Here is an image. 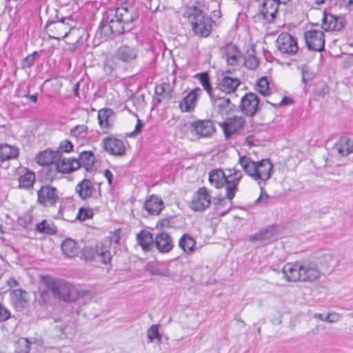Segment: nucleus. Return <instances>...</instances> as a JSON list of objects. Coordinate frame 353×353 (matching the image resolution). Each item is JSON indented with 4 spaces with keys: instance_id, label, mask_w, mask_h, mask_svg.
<instances>
[{
    "instance_id": "48",
    "label": "nucleus",
    "mask_w": 353,
    "mask_h": 353,
    "mask_svg": "<svg viewBox=\"0 0 353 353\" xmlns=\"http://www.w3.org/2000/svg\"><path fill=\"white\" fill-rule=\"evenodd\" d=\"M147 336L149 342H152L155 339H158L159 341H161V335L159 332V326L157 325H152L147 330Z\"/></svg>"
},
{
    "instance_id": "35",
    "label": "nucleus",
    "mask_w": 353,
    "mask_h": 353,
    "mask_svg": "<svg viewBox=\"0 0 353 353\" xmlns=\"http://www.w3.org/2000/svg\"><path fill=\"white\" fill-rule=\"evenodd\" d=\"M19 155V149L8 144L0 145V163L7 160L17 158Z\"/></svg>"
},
{
    "instance_id": "41",
    "label": "nucleus",
    "mask_w": 353,
    "mask_h": 353,
    "mask_svg": "<svg viewBox=\"0 0 353 353\" xmlns=\"http://www.w3.org/2000/svg\"><path fill=\"white\" fill-rule=\"evenodd\" d=\"M55 154L52 151L45 150L37 156V162L41 165H54Z\"/></svg>"
},
{
    "instance_id": "21",
    "label": "nucleus",
    "mask_w": 353,
    "mask_h": 353,
    "mask_svg": "<svg viewBox=\"0 0 353 353\" xmlns=\"http://www.w3.org/2000/svg\"><path fill=\"white\" fill-rule=\"evenodd\" d=\"M139 50L131 46L123 45L117 48L115 57L122 62L130 63L138 56Z\"/></svg>"
},
{
    "instance_id": "53",
    "label": "nucleus",
    "mask_w": 353,
    "mask_h": 353,
    "mask_svg": "<svg viewBox=\"0 0 353 353\" xmlns=\"http://www.w3.org/2000/svg\"><path fill=\"white\" fill-rule=\"evenodd\" d=\"M228 123L229 124H233L232 125H234V127L236 128V132L241 128H242L245 123V120L243 117H233L232 119H230Z\"/></svg>"
},
{
    "instance_id": "3",
    "label": "nucleus",
    "mask_w": 353,
    "mask_h": 353,
    "mask_svg": "<svg viewBox=\"0 0 353 353\" xmlns=\"http://www.w3.org/2000/svg\"><path fill=\"white\" fill-rule=\"evenodd\" d=\"M283 276L288 281H313L319 279L321 272L316 263L310 261L285 264L282 270Z\"/></svg>"
},
{
    "instance_id": "42",
    "label": "nucleus",
    "mask_w": 353,
    "mask_h": 353,
    "mask_svg": "<svg viewBox=\"0 0 353 353\" xmlns=\"http://www.w3.org/2000/svg\"><path fill=\"white\" fill-rule=\"evenodd\" d=\"M317 259L319 263L326 268L337 264L333 254L329 251L321 254Z\"/></svg>"
},
{
    "instance_id": "20",
    "label": "nucleus",
    "mask_w": 353,
    "mask_h": 353,
    "mask_svg": "<svg viewBox=\"0 0 353 353\" xmlns=\"http://www.w3.org/2000/svg\"><path fill=\"white\" fill-rule=\"evenodd\" d=\"M243 174L240 170H234V172L226 176L227 182H225L226 198L230 201L234 197L238 190V184L242 179Z\"/></svg>"
},
{
    "instance_id": "39",
    "label": "nucleus",
    "mask_w": 353,
    "mask_h": 353,
    "mask_svg": "<svg viewBox=\"0 0 353 353\" xmlns=\"http://www.w3.org/2000/svg\"><path fill=\"white\" fill-rule=\"evenodd\" d=\"M19 188L28 190L32 188L35 181V174L33 172L28 170L24 174L19 176Z\"/></svg>"
},
{
    "instance_id": "36",
    "label": "nucleus",
    "mask_w": 353,
    "mask_h": 353,
    "mask_svg": "<svg viewBox=\"0 0 353 353\" xmlns=\"http://www.w3.org/2000/svg\"><path fill=\"white\" fill-rule=\"evenodd\" d=\"M61 250L63 254L69 258L74 257L79 253L77 243L71 239H67L63 241Z\"/></svg>"
},
{
    "instance_id": "34",
    "label": "nucleus",
    "mask_w": 353,
    "mask_h": 353,
    "mask_svg": "<svg viewBox=\"0 0 353 353\" xmlns=\"http://www.w3.org/2000/svg\"><path fill=\"white\" fill-rule=\"evenodd\" d=\"M114 112L110 108L101 109L98 112L99 124L102 129H109L112 126Z\"/></svg>"
},
{
    "instance_id": "56",
    "label": "nucleus",
    "mask_w": 353,
    "mask_h": 353,
    "mask_svg": "<svg viewBox=\"0 0 353 353\" xmlns=\"http://www.w3.org/2000/svg\"><path fill=\"white\" fill-rule=\"evenodd\" d=\"M10 317L9 310L0 303V322L5 321Z\"/></svg>"
},
{
    "instance_id": "50",
    "label": "nucleus",
    "mask_w": 353,
    "mask_h": 353,
    "mask_svg": "<svg viewBox=\"0 0 353 353\" xmlns=\"http://www.w3.org/2000/svg\"><path fill=\"white\" fill-rule=\"evenodd\" d=\"M314 318L319 319L323 321H327L330 323H334L339 320V316L336 314H327L325 316H323L322 314L316 313L314 314Z\"/></svg>"
},
{
    "instance_id": "37",
    "label": "nucleus",
    "mask_w": 353,
    "mask_h": 353,
    "mask_svg": "<svg viewBox=\"0 0 353 353\" xmlns=\"http://www.w3.org/2000/svg\"><path fill=\"white\" fill-rule=\"evenodd\" d=\"M179 246L186 254H192L195 249L196 241L188 234H184L179 241Z\"/></svg>"
},
{
    "instance_id": "10",
    "label": "nucleus",
    "mask_w": 353,
    "mask_h": 353,
    "mask_svg": "<svg viewBox=\"0 0 353 353\" xmlns=\"http://www.w3.org/2000/svg\"><path fill=\"white\" fill-rule=\"evenodd\" d=\"M306 46L310 50L322 52L325 46L324 32L319 30H312L304 33Z\"/></svg>"
},
{
    "instance_id": "44",
    "label": "nucleus",
    "mask_w": 353,
    "mask_h": 353,
    "mask_svg": "<svg viewBox=\"0 0 353 353\" xmlns=\"http://www.w3.org/2000/svg\"><path fill=\"white\" fill-rule=\"evenodd\" d=\"M256 90L263 96H268L269 94L270 87L266 77H261L259 79Z\"/></svg>"
},
{
    "instance_id": "13",
    "label": "nucleus",
    "mask_w": 353,
    "mask_h": 353,
    "mask_svg": "<svg viewBox=\"0 0 353 353\" xmlns=\"http://www.w3.org/2000/svg\"><path fill=\"white\" fill-rule=\"evenodd\" d=\"M211 203V196L208 194L206 188H200L193 195L190 207L196 212L203 211Z\"/></svg>"
},
{
    "instance_id": "32",
    "label": "nucleus",
    "mask_w": 353,
    "mask_h": 353,
    "mask_svg": "<svg viewBox=\"0 0 353 353\" xmlns=\"http://www.w3.org/2000/svg\"><path fill=\"white\" fill-rule=\"evenodd\" d=\"M77 161L79 163V168L83 167L87 172H89L94 168L95 157L91 151H83L79 154Z\"/></svg>"
},
{
    "instance_id": "61",
    "label": "nucleus",
    "mask_w": 353,
    "mask_h": 353,
    "mask_svg": "<svg viewBox=\"0 0 353 353\" xmlns=\"http://www.w3.org/2000/svg\"><path fill=\"white\" fill-rule=\"evenodd\" d=\"M330 92V88L326 84H323L322 85V88L318 91V94L320 97H325L326 94H327Z\"/></svg>"
},
{
    "instance_id": "60",
    "label": "nucleus",
    "mask_w": 353,
    "mask_h": 353,
    "mask_svg": "<svg viewBox=\"0 0 353 353\" xmlns=\"http://www.w3.org/2000/svg\"><path fill=\"white\" fill-rule=\"evenodd\" d=\"M173 88L171 87L170 84L168 83V88H166V91L164 92L163 98L172 99L173 97Z\"/></svg>"
},
{
    "instance_id": "38",
    "label": "nucleus",
    "mask_w": 353,
    "mask_h": 353,
    "mask_svg": "<svg viewBox=\"0 0 353 353\" xmlns=\"http://www.w3.org/2000/svg\"><path fill=\"white\" fill-rule=\"evenodd\" d=\"M195 79L199 80L200 83L203 85V88L206 90L207 93L209 94L211 99H213L215 97L216 89L213 90L210 81V76L208 72H203L201 73H198L194 76Z\"/></svg>"
},
{
    "instance_id": "24",
    "label": "nucleus",
    "mask_w": 353,
    "mask_h": 353,
    "mask_svg": "<svg viewBox=\"0 0 353 353\" xmlns=\"http://www.w3.org/2000/svg\"><path fill=\"white\" fill-rule=\"evenodd\" d=\"M192 131L201 137H208L215 132L212 122L210 120H198L191 123Z\"/></svg>"
},
{
    "instance_id": "1",
    "label": "nucleus",
    "mask_w": 353,
    "mask_h": 353,
    "mask_svg": "<svg viewBox=\"0 0 353 353\" xmlns=\"http://www.w3.org/2000/svg\"><path fill=\"white\" fill-rule=\"evenodd\" d=\"M239 163L243 171L252 179L258 182L261 189V194L255 203L266 204L269 196L264 190L265 182L272 176L273 165L270 159H264L259 161H254L247 156L240 157Z\"/></svg>"
},
{
    "instance_id": "26",
    "label": "nucleus",
    "mask_w": 353,
    "mask_h": 353,
    "mask_svg": "<svg viewBox=\"0 0 353 353\" xmlns=\"http://www.w3.org/2000/svg\"><path fill=\"white\" fill-rule=\"evenodd\" d=\"M338 154L346 157L353 152V139L349 137H341L334 146Z\"/></svg>"
},
{
    "instance_id": "17",
    "label": "nucleus",
    "mask_w": 353,
    "mask_h": 353,
    "mask_svg": "<svg viewBox=\"0 0 353 353\" xmlns=\"http://www.w3.org/2000/svg\"><path fill=\"white\" fill-rule=\"evenodd\" d=\"M202 90L199 88H196L190 91L183 99L179 102V108L183 112H192L196 106L197 99L201 95Z\"/></svg>"
},
{
    "instance_id": "16",
    "label": "nucleus",
    "mask_w": 353,
    "mask_h": 353,
    "mask_svg": "<svg viewBox=\"0 0 353 353\" xmlns=\"http://www.w3.org/2000/svg\"><path fill=\"white\" fill-rule=\"evenodd\" d=\"M217 113L221 116L228 115L234 108L235 105L226 95H221V93H215V97L211 99Z\"/></svg>"
},
{
    "instance_id": "12",
    "label": "nucleus",
    "mask_w": 353,
    "mask_h": 353,
    "mask_svg": "<svg viewBox=\"0 0 353 353\" xmlns=\"http://www.w3.org/2000/svg\"><path fill=\"white\" fill-rule=\"evenodd\" d=\"M114 14L126 26V29L130 30L133 27V22L139 17L138 12L134 7H117L114 11Z\"/></svg>"
},
{
    "instance_id": "58",
    "label": "nucleus",
    "mask_w": 353,
    "mask_h": 353,
    "mask_svg": "<svg viewBox=\"0 0 353 353\" xmlns=\"http://www.w3.org/2000/svg\"><path fill=\"white\" fill-rule=\"evenodd\" d=\"M166 88H168V83H162L155 88V94L157 96L163 97L164 92L166 91Z\"/></svg>"
},
{
    "instance_id": "40",
    "label": "nucleus",
    "mask_w": 353,
    "mask_h": 353,
    "mask_svg": "<svg viewBox=\"0 0 353 353\" xmlns=\"http://www.w3.org/2000/svg\"><path fill=\"white\" fill-rule=\"evenodd\" d=\"M35 228L37 232L46 234H54L57 232V227L54 224L52 221L46 219L37 223Z\"/></svg>"
},
{
    "instance_id": "2",
    "label": "nucleus",
    "mask_w": 353,
    "mask_h": 353,
    "mask_svg": "<svg viewBox=\"0 0 353 353\" xmlns=\"http://www.w3.org/2000/svg\"><path fill=\"white\" fill-rule=\"evenodd\" d=\"M205 10V5L198 1L181 9V16L188 20L193 32L202 37L209 36L212 30V20Z\"/></svg>"
},
{
    "instance_id": "6",
    "label": "nucleus",
    "mask_w": 353,
    "mask_h": 353,
    "mask_svg": "<svg viewBox=\"0 0 353 353\" xmlns=\"http://www.w3.org/2000/svg\"><path fill=\"white\" fill-rule=\"evenodd\" d=\"M99 30L105 37H110L112 34L120 35L130 31L126 29V26L117 17H115L114 14L103 18Z\"/></svg>"
},
{
    "instance_id": "11",
    "label": "nucleus",
    "mask_w": 353,
    "mask_h": 353,
    "mask_svg": "<svg viewBox=\"0 0 353 353\" xmlns=\"http://www.w3.org/2000/svg\"><path fill=\"white\" fill-rule=\"evenodd\" d=\"M279 51L287 55H293L299 50L296 39L289 33H281L276 39Z\"/></svg>"
},
{
    "instance_id": "31",
    "label": "nucleus",
    "mask_w": 353,
    "mask_h": 353,
    "mask_svg": "<svg viewBox=\"0 0 353 353\" xmlns=\"http://www.w3.org/2000/svg\"><path fill=\"white\" fill-rule=\"evenodd\" d=\"M11 301L17 309H23L27 303V292L22 289H16L10 292Z\"/></svg>"
},
{
    "instance_id": "46",
    "label": "nucleus",
    "mask_w": 353,
    "mask_h": 353,
    "mask_svg": "<svg viewBox=\"0 0 353 353\" xmlns=\"http://www.w3.org/2000/svg\"><path fill=\"white\" fill-rule=\"evenodd\" d=\"M117 62L115 57H107L103 63V70L108 74H110L117 68Z\"/></svg>"
},
{
    "instance_id": "14",
    "label": "nucleus",
    "mask_w": 353,
    "mask_h": 353,
    "mask_svg": "<svg viewBox=\"0 0 353 353\" xmlns=\"http://www.w3.org/2000/svg\"><path fill=\"white\" fill-rule=\"evenodd\" d=\"M101 145L103 150L111 155L123 156L125 153L123 141L114 137L103 138Z\"/></svg>"
},
{
    "instance_id": "51",
    "label": "nucleus",
    "mask_w": 353,
    "mask_h": 353,
    "mask_svg": "<svg viewBox=\"0 0 353 353\" xmlns=\"http://www.w3.org/2000/svg\"><path fill=\"white\" fill-rule=\"evenodd\" d=\"M243 61L244 62V65L246 68L253 70L258 67L259 61L255 56L248 57L247 59H244Z\"/></svg>"
},
{
    "instance_id": "9",
    "label": "nucleus",
    "mask_w": 353,
    "mask_h": 353,
    "mask_svg": "<svg viewBox=\"0 0 353 353\" xmlns=\"http://www.w3.org/2000/svg\"><path fill=\"white\" fill-rule=\"evenodd\" d=\"M259 99L254 92L246 93L241 97L239 105L241 112L246 117H254L260 109Z\"/></svg>"
},
{
    "instance_id": "45",
    "label": "nucleus",
    "mask_w": 353,
    "mask_h": 353,
    "mask_svg": "<svg viewBox=\"0 0 353 353\" xmlns=\"http://www.w3.org/2000/svg\"><path fill=\"white\" fill-rule=\"evenodd\" d=\"M301 69L302 74L301 81L305 85H306L308 81L312 80L315 77V74L305 64L302 65Z\"/></svg>"
},
{
    "instance_id": "33",
    "label": "nucleus",
    "mask_w": 353,
    "mask_h": 353,
    "mask_svg": "<svg viewBox=\"0 0 353 353\" xmlns=\"http://www.w3.org/2000/svg\"><path fill=\"white\" fill-rule=\"evenodd\" d=\"M209 181L211 185L219 189L225 185L226 176L222 169H214L209 173Z\"/></svg>"
},
{
    "instance_id": "52",
    "label": "nucleus",
    "mask_w": 353,
    "mask_h": 353,
    "mask_svg": "<svg viewBox=\"0 0 353 353\" xmlns=\"http://www.w3.org/2000/svg\"><path fill=\"white\" fill-rule=\"evenodd\" d=\"M37 55V52H34L33 53L26 57L22 61V68H30L31 67L35 61L36 56Z\"/></svg>"
},
{
    "instance_id": "22",
    "label": "nucleus",
    "mask_w": 353,
    "mask_h": 353,
    "mask_svg": "<svg viewBox=\"0 0 353 353\" xmlns=\"http://www.w3.org/2000/svg\"><path fill=\"white\" fill-rule=\"evenodd\" d=\"M240 83L241 81L238 78L223 75L219 80L216 90H217L219 92H221L222 94L225 93L227 95L234 92Z\"/></svg>"
},
{
    "instance_id": "29",
    "label": "nucleus",
    "mask_w": 353,
    "mask_h": 353,
    "mask_svg": "<svg viewBox=\"0 0 353 353\" xmlns=\"http://www.w3.org/2000/svg\"><path fill=\"white\" fill-rule=\"evenodd\" d=\"M56 170L59 172L70 173L79 168V163L77 159H63L54 164Z\"/></svg>"
},
{
    "instance_id": "59",
    "label": "nucleus",
    "mask_w": 353,
    "mask_h": 353,
    "mask_svg": "<svg viewBox=\"0 0 353 353\" xmlns=\"http://www.w3.org/2000/svg\"><path fill=\"white\" fill-rule=\"evenodd\" d=\"M161 228H170L171 227L170 218H164L159 221L157 223V227Z\"/></svg>"
},
{
    "instance_id": "19",
    "label": "nucleus",
    "mask_w": 353,
    "mask_h": 353,
    "mask_svg": "<svg viewBox=\"0 0 353 353\" xmlns=\"http://www.w3.org/2000/svg\"><path fill=\"white\" fill-rule=\"evenodd\" d=\"M224 56L230 65H238L243 60V56L237 46L228 43L223 47Z\"/></svg>"
},
{
    "instance_id": "43",
    "label": "nucleus",
    "mask_w": 353,
    "mask_h": 353,
    "mask_svg": "<svg viewBox=\"0 0 353 353\" xmlns=\"http://www.w3.org/2000/svg\"><path fill=\"white\" fill-rule=\"evenodd\" d=\"M88 128L85 125H77L70 130V135L75 138H84L88 133Z\"/></svg>"
},
{
    "instance_id": "49",
    "label": "nucleus",
    "mask_w": 353,
    "mask_h": 353,
    "mask_svg": "<svg viewBox=\"0 0 353 353\" xmlns=\"http://www.w3.org/2000/svg\"><path fill=\"white\" fill-rule=\"evenodd\" d=\"M93 212L91 210L85 208H80L77 216V219L79 221H85L88 219L92 218Z\"/></svg>"
},
{
    "instance_id": "8",
    "label": "nucleus",
    "mask_w": 353,
    "mask_h": 353,
    "mask_svg": "<svg viewBox=\"0 0 353 353\" xmlns=\"http://www.w3.org/2000/svg\"><path fill=\"white\" fill-rule=\"evenodd\" d=\"M280 0H263L259 7V17L268 23L274 21L279 10Z\"/></svg>"
},
{
    "instance_id": "62",
    "label": "nucleus",
    "mask_w": 353,
    "mask_h": 353,
    "mask_svg": "<svg viewBox=\"0 0 353 353\" xmlns=\"http://www.w3.org/2000/svg\"><path fill=\"white\" fill-rule=\"evenodd\" d=\"M143 125V124L141 120L140 119H138L137 125L135 126V129H134V132H132V135H134V134L140 132L141 131Z\"/></svg>"
},
{
    "instance_id": "64",
    "label": "nucleus",
    "mask_w": 353,
    "mask_h": 353,
    "mask_svg": "<svg viewBox=\"0 0 353 353\" xmlns=\"http://www.w3.org/2000/svg\"><path fill=\"white\" fill-rule=\"evenodd\" d=\"M22 343H23V349L22 350V352L24 353H29L30 351V342L28 339H24L22 341Z\"/></svg>"
},
{
    "instance_id": "4",
    "label": "nucleus",
    "mask_w": 353,
    "mask_h": 353,
    "mask_svg": "<svg viewBox=\"0 0 353 353\" xmlns=\"http://www.w3.org/2000/svg\"><path fill=\"white\" fill-rule=\"evenodd\" d=\"M43 283L51 291L54 299L64 302H74L80 296V292L73 285L63 279L48 277L44 280Z\"/></svg>"
},
{
    "instance_id": "5",
    "label": "nucleus",
    "mask_w": 353,
    "mask_h": 353,
    "mask_svg": "<svg viewBox=\"0 0 353 353\" xmlns=\"http://www.w3.org/2000/svg\"><path fill=\"white\" fill-rule=\"evenodd\" d=\"M74 26L75 22L73 19L70 17H68L48 23L46 28L50 39L60 41L68 37Z\"/></svg>"
},
{
    "instance_id": "47",
    "label": "nucleus",
    "mask_w": 353,
    "mask_h": 353,
    "mask_svg": "<svg viewBox=\"0 0 353 353\" xmlns=\"http://www.w3.org/2000/svg\"><path fill=\"white\" fill-rule=\"evenodd\" d=\"M53 298L51 291L46 288V290H41L39 301L43 305H51Z\"/></svg>"
},
{
    "instance_id": "57",
    "label": "nucleus",
    "mask_w": 353,
    "mask_h": 353,
    "mask_svg": "<svg viewBox=\"0 0 353 353\" xmlns=\"http://www.w3.org/2000/svg\"><path fill=\"white\" fill-rule=\"evenodd\" d=\"M32 222V216L30 215H26L24 217H20L18 219V223L19 225L22 226L24 228H27L29 227Z\"/></svg>"
},
{
    "instance_id": "27",
    "label": "nucleus",
    "mask_w": 353,
    "mask_h": 353,
    "mask_svg": "<svg viewBox=\"0 0 353 353\" xmlns=\"http://www.w3.org/2000/svg\"><path fill=\"white\" fill-rule=\"evenodd\" d=\"M276 239V230L274 226H269L263 228L256 233L254 235L250 236V241H261L265 243H270Z\"/></svg>"
},
{
    "instance_id": "55",
    "label": "nucleus",
    "mask_w": 353,
    "mask_h": 353,
    "mask_svg": "<svg viewBox=\"0 0 353 353\" xmlns=\"http://www.w3.org/2000/svg\"><path fill=\"white\" fill-rule=\"evenodd\" d=\"M59 148L62 152H70L73 149V144L68 139L64 140L60 143Z\"/></svg>"
},
{
    "instance_id": "23",
    "label": "nucleus",
    "mask_w": 353,
    "mask_h": 353,
    "mask_svg": "<svg viewBox=\"0 0 353 353\" xmlns=\"http://www.w3.org/2000/svg\"><path fill=\"white\" fill-rule=\"evenodd\" d=\"M154 246L159 252L168 253L174 246L172 239L165 232H159L154 238Z\"/></svg>"
},
{
    "instance_id": "7",
    "label": "nucleus",
    "mask_w": 353,
    "mask_h": 353,
    "mask_svg": "<svg viewBox=\"0 0 353 353\" xmlns=\"http://www.w3.org/2000/svg\"><path fill=\"white\" fill-rule=\"evenodd\" d=\"M58 190L56 188L45 185L37 191V203L45 208L54 207L59 201Z\"/></svg>"
},
{
    "instance_id": "25",
    "label": "nucleus",
    "mask_w": 353,
    "mask_h": 353,
    "mask_svg": "<svg viewBox=\"0 0 353 353\" xmlns=\"http://www.w3.org/2000/svg\"><path fill=\"white\" fill-rule=\"evenodd\" d=\"M136 239L137 243L145 252L151 251L154 246V239L152 234L147 230H142L137 234Z\"/></svg>"
},
{
    "instance_id": "18",
    "label": "nucleus",
    "mask_w": 353,
    "mask_h": 353,
    "mask_svg": "<svg viewBox=\"0 0 353 353\" xmlns=\"http://www.w3.org/2000/svg\"><path fill=\"white\" fill-rule=\"evenodd\" d=\"M111 246L112 239L110 238L98 242L95 246V254L103 263L107 264L112 259Z\"/></svg>"
},
{
    "instance_id": "63",
    "label": "nucleus",
    "mask_w": 353,
    "mask_h": 353,
    "mask_svg": "<svg viewBox=\"0 0 353 353\" xmlns=\"http://www.w3.org/2000/svg\"><path fill=\"white\" fill-rule=\"evenodd\" d=\"M104 176L107 179L108 183L111 185L113 180L112 173L108 169H106L104 171Z\"/></svg>"
},
{
    "instance_id": "30",
    "label": "nucleus",
    "mask_w": 353,
    "mask_h": 353,
    "mask_svg": "<svg viewBox=\"0 0 353 353\" xmlns=\"http://www.w3.org/2000/svg\"><path fill=\"white\" fill-rule=\"evenodd\" d=\"M93 190L94 188L92 181L86 179H84L79 182L75 188V192L83 200H85L90 197L92 194Z\"/></svg>"
},
{
    "instance_id": "54",
    "label": "nucleus",
    "mask_w": 353,
    "mask_h": 353,
    "mask_svg": "<svg viewBox=\"0 0 353 353\" xmlns=\"http://www.w3.org/2000/svg\"><path fill=\"white\" fill-rule=\"evenodd\" d=\"M232 125V123L229 124L228 122H224L221 125L226 138H229L236 132V128Z\"/></svg>"
},
{
    "instance_id": "15",
    "label": "nucleus",
    "mask_w": 353,
    "mask_h": 353,
    "mask_svg": "<svg viewBox=\"0 0 353 353\" xmlns=\"http://www.w3.org/2000/svg\"><path fill=\"white\" fill-rule=\"evenodd\" d=\"M346 20L343 17L335 16L324 12L322 19V28L325 31H341L345 28Z\"/></svg>"
},
{
    "instance_id": "28",
    "label": "nucleus",
    "mask_w": 353,
    "mask_h": 353,
    "mask_svg": "<svg viewBox=\"0 0 353 353\" xmlns=\"http://www.w3.org/2000/svg\"><path fill=\"white\" fill-rule=\"evenodd\" d=\"M163 208L164 205L162 199L157 195H152L149 199L145 201L144 204L145 210L152 215L159 214Z\"/></svg>"
}]
</instances>
